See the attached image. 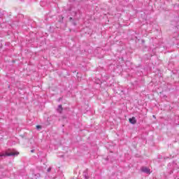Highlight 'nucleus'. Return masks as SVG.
Masks as SVG:
<instances>
[{
    "mask_svg": "<svg viewBox=\"0 0 179 179\" xmlns=\"http://www.w3.org/2000/svg\"><path fill=\"white\" fill-rule=\"evenodd\" d=\"M40 177H41L40 173H36V174H34L33 178L38 179V178H40Z\"/></svg>",
    "mask_w": 179,
    "mask_h": 179,
    "instance_id": "423d86ee",
    "label": "nucleus"
},
{
    "mask_svg": "<svg viewBox=\"0 0 179 179\" xmlns=\"http://www.w3.org/2000/svg\"><path fill=\"white\" fill-rule=\"evenodd\" d=\"M19 152L13 150L12 151L9 152H6L5 153L0 154V157H10V156H18Z\"/></svg>",
    "mask_w": 179,
    "mask_h": 179,
    "instance_id": "f257e3e1",
    "label": "nucleus"
},
{
    "mask_svg": "<svg viewBox=\"0 0 179 179\" xmlns=\"http://www.w3.org/2000/svg\"><path fill=\"white\" fill-rule=\"evenodd\" d=\"M20 1H24V0H20Z\"/></svg>",
    "mask_w": 179,
    "mask_h": 179,
    "instance_id": "2eb2a0df",
    "label": "nucleus"
},
{
    "mask_svg": "<svg viewBox=\"0 0 179 179\" xmlns=\"http://www.w3.org/2000/svg\"><path fill=\"white\" fill-rule=\"evenodd\" d=\"M74 26H76V24L73 23Z\"/></svg>",
    "mask_w": 179,
    "mask_h": 179,
    "instance_id": "4468645a",
    "label": "nucleus"
},
{
    "mask_svg": "<svg viewBox=\"0 0 179 179\" xmlns=\"http://www.w3.org/2000/svg\"><path fill=\"white\" fill-rule=\"evenodd\" d=\"M71 2H75L76 0H70Z\"/></svg>",
    "mask_w": 179,
    "mask_h": 179,
    "instance_id": "9d476101",
    "label": "nucleus"
},
{
    "mask_svg": "<svg viewBox=\"0 0 179 179\" xmlns=\"http://www.w3.org/2000/svg\"><path fill=\"white\" fill-rule=\"evenodd\" d=\"M129 121L131 124H136V119L135 118V117L129 118Z\"/></svg>",
    "mask_w": 179,
    "mask_h": 179,
    "instance_id": "7ed1b4c3",
    "label": "nucleus"
},
{
    "mask_svg": "<svg viewBox=\"0 0 179 179\" xmlns=\"http://www.w3.org/2000/svg\"><path fill=\"white\" fill-rule=\"evenodd\" d=\"M41 125H37L36 126V129H41Z\"/></svg>",
    "mask_w": 179,
    "mask_h": 179,
    "instance_id": "0eeeda50",
    "label": "nucleus"
},
{
    "mask_svg": "<svg viewBox=\"0 0 179 179\" xmlns=\"http://www.w3.org/2000/svg\"><path fill=\"white\" fill-rule=\"evenodd\" d=\"M70 20H72V17H70Z\"/></svg>",
    "mask_w": 179,
    "mask_h": 179,
    "instance_id": "9b49d317",
    "label": "nucleus"
},
{
    "mask_svg": "<svg viewBox=\"0 0 179 179\" xmlns=\"http://www.w3.org/2000/svg\"><path fill=\"white\" fill-rule=\"evenodd\" d=\"M62 105H59L58 108H57V112L61 114L62 113Z\"/></svg>",
    "mask_w": 179,
    "mask_h": 179,
    "instance_id": "39448f33",
    "label": "nucleus"
},
{
    "mask_svg": "<svg viewBox=\"0 0 179 179\" xmlns=\"http://www.w3.org/2000/svg\"><path fill=\"white\" fill-rule=\"evenodd\" d=\"M70 11L71 13V16H76V14L78 13V12L76 10H74L73 8H71Z\"/></svg>",
    "mask_w": 179,
    "mask_h": 179,
    "instance_id": "20e7f679",
    "label": "nucleus"
},
{
    "mask_svg": "<svg viewBox=\"0 0 179 179\" xmlns=\"http://www.w3.org/2000/svg\"><path fill=\"white\" fill-rule=\"evenodd\" d=\"M41 5H43V2H41Z\"/></svg>",
    "mask_w": 179,
    "mask_h": 179,
    "instance_id": "ddd939ff",
    "label": "nucleus"
},
{
    "mask_svg": "<svg viewBox=\"0 0 179 179\" xmlns=\"http://www.w3.org/2000/svg\"><path fill=\"white\" fill-rule=\"evenodd\" d=\"M141 171L143 173H145V174H150V169H149V168H148L146 166H143L141 168Z\"/></svg>",
    "mask_w": 179,
    "mask_h": 179,
    "instance_id": "f03ea898",
    "label": "nucleus"
},
{
    "mask_svg": "<svg viewBox=\"0 0 179 179\" xmlns=\"http://www.w3.org/2000/svg\"><path fill=\"white\" fill-rule=\"evenodd\" d=\"M153 117L155 118V115H153Z\"/></svg>",
    "mask_w": 179,
    "mask_h": 179,
    "instance_id": "dca6fc26",
    "label": "nucleus"
},
{
    "mask_svg": "<svg viewBox=\"0 0 179 179\" xmlns=\"http://www.w3.org/2000/svg\"><path fill=\"white\" fill-rule=\"evenodd\" d=\"M85 177L86 179H87V176H85Z\"/></svg>",
    "mask_w": 179,
    "mask_h": 179,
    "instance_id": "f8f14e48",
    "label": "nucleus"
},
{
    "mask_svg": "<svg viewBox=\"0 0 179 179\" xmlns=\"http://www.w3.org/2000/svg\"><path fill=\"white\" fill-rule=\"evenodd\" d=\"M31 153H34V150H31Z\"/></svg>",
    "mask_w": 179,
    "mask_h": 179,
    "instance_id": "1a4fd4ad",
    "label": "nucleus"
},
{
    "mask_svg": "<svg viewBox=\"0 0 179 179\" xmlns=\"http://www.w3.org/2000/svg\"><path fill=\"white\" fill-rule=\"evenodd\" d=\"M50 171H51V167L48 169V173H50Z\"/></svg>",
    "mask_w": 179,
    "mask_h": 179,
    "instance_id": "6e6552de",
    "label": "nucleus"
}]
</instances>
